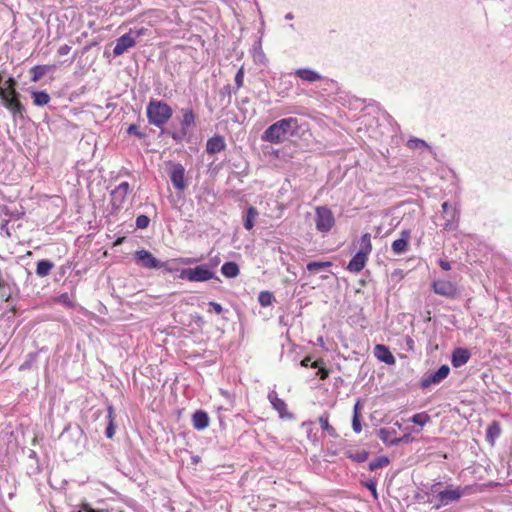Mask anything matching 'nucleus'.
<instances>
[{"mask_svg":"<svg viewBox=\"0 0 512 512\" xmlns=\"http://www.w3.org/2000/svg\"><path fill=\"white\" fill-rule=\"evenodd\" d=\"M293 18H294V16H293V14H292L291 12H289V13H287V14L285 15V19H286V20H292Z\"/></svg>","mask_w":512,"mask_h":512,"instance_id":"58","label":"nucleus"},{"mask_svg":"<svg viewBox=\"0 0 512 512\" xmlns=\"http://www.w3.org/2000/svg\"><path fill=\"white\" fill-rule=\"evenodd\" d=\"M389 464V459L386 456H380L370 461L369 470L375 471L380 468H384Z\"/></svg>","mask_w":512,"mask_h":512,"instance_id":"36","label":"nucleus"},{"mask_svg":"<svg viewBox=\"0 0 512 512\" xmlns=\"http://www.w3.org/2000/svg\"><path fill=\"white\" fill-rule=\"evenodd\" d=\"M358 406L359 403H356L354 406V413H353V419H352V428L355 433H360L362 431V425L360 421V415L358 412Z\"/></svg>","mask_w":512,"mask_h":512,"instance_id":"39","label":"nucleus"},{"mask_svg":"<svg viewBox=\"0 0 512 512\" xmlns=\"http://www.w3.org/2000/svg\"><path fill=\"white\" fill-rule=\"evenodd\" d=\"M148 122L158 128L164 126L172 117V108L162 100L151 99L146 108Z\"/></svg>","mask_w":512,"mask_h":512,"instance_id":"3","label":"nucleus"},{"mask_svg":"<svg viewBox=\"0 0 512 512\" xmlns=\"http://www.w3.org/2000/svg\"><path fill=\"white\" fill-rule=\"evenodd\" d=\"M471 357V353L466 348H455L452 352L451 363L453 367L459 368L465 365Z\"/></svg>","mask_w":512,"mask_h":512,"instance_id":"16","label":"nucleus"},{"mask_svg":"<svg viewBox=\"0 0 512 512\" xmlns=\"http://www.w3.org/2000/svg\"><path fill=\"white\" fill-rule=\"evenodd\" d=\"M37 357H38V353H36V352L29 353L26 356L25 361L21 364L20 370L30 369L32 367V365L36 362Z\"/></svg>","mask_w":512,"mask_h":512,"instance_id":"40","label":"nucleus"},{"mask_svg":"<svg viewBox=\"0 0 512 512\" xmlns=\"http://www.w3.org/2000/svg\"><path fill=\"white\" fill-rule=\"evenodd\" d=\"M168 175L175 189L183 191L186 188L185 168L181 163H171L168 169Z\"/></svg>","mask_w":512,"mask_h":512,"instance_id":"10","label":"nucleus"},{"mask_svg":"<svg viewBox=\"0 0 512 512\" xmlns=\"http://www.w3.org/2000/svg\"><path fill=\"white\" fill-rule=\"evenodd\" d=\"M311 361V359L309 357H306L304 358L302 361H301V366L303 367H307L309 365V362Z\"/></svg>","mask_w":512,"mask_h":512,"instance_id":"57","label":"nucleus"},{"mask_svg":"<svg viewBox=\"0 0 512 512\" xmlns=\"http://www.w3.org/2000/svg\"><path fill=\"white\" fill-rule=\"evenodd\" d=\"M407 344L408 346L412 347V345L414 344L413 340L411 338H408L407 340Z\"/></svg>","mask_w":512,"mask_h":512,"instance_id":"59","label":"nucleus"},{"mask_svg":"<svg viewBox=\"0 0 512 512\" xmlns=\"http://www.w3.org/2000/svg\"><path fill=\"white\" fill-rule=\"evenodd\" d=\"M203 259H204L203 256H201L200 258L182 257L179 259V262L183 265H192V264L202 261Z\"/></svg>","mask_w":512,"mask_h":512,"instance_id":"47","label":"nucleus"},{"mask_svg":"<svg viewBox=\"0 0 512 512\" xmlns=\"http://www.w3.org/2000/svg\"><path fill=\"white\" fill-rule=\"evenodd\" d=\"M344 455L356 463H363L368 459L369 452L364 449H362V450L348 449L344 452Z\"/></svg>","mask_w":512,"mask_h":512,"instance_id":"25","label":"nucleus"},{"mask_svg":"<svg viewBox=\"0 0 512 512\" xmlns=\"http://www.w3.org/2000/svg\"><path fill=\"white\" fill-rule=\"evenodd\" d=\"M230 93H231V90H230V86L229 85L224 86L223 89L221 90V94L222 95L230 94Z\"/></svg>","mask_w":512,"mask_h":512,"instance_id":"56","label":"nucleus"},{"mask_svg":"<svg viewBox=\"0 0 512 512\" xmlns=\"http://www.w3.org/2000/svg\"><path fill=\"white\" fill-rule=\"evenodd\" d=\"M391 432L385 428L380 429L379 438L388 445H397L401 440L397 438H390Z\"/></svg>","mask_w":512,"mask_h":512,"instance_id":"37","label":"nucleus"},{"mask_svg":"<svg viewBox=\"0 0 512 512\" xmlns=\"http://www.w3.org/2000/svg\"><path fill=\"white\" fill-rule=\"evenodd\" d=\"M442 217L445 222L442 224V228L445 231H456L459 226L460 212L452 206L448 201H445L441 205Z\"/></svg>","mask_w":512,"mask_h":512,"instance_id":"7","label":"nucleus"},{"mask_svg":"<svg viewBox=\"0 0 512 512\" xmlns=\"http://www.w3.org/2000/svg\"><path fill=\"white\" fill-rule=\"evenodd\" d=\"M365 487H366L367 489H369V490H370V492L372 493V495H373V497H374L375 499H377V498H378V493H377V489H376V483H375V481H373V480H369V481H367V482L365 483Z\"/></svg>","mask_w":512,"mask_h":512,"instance_id":"49","label":"nucleus"},{"mask_svg":"<svg viewBox=\"0 0 512 512\" xmlns=\"http://www.w3.org/2000/svg\"><path fill=\"white\" fill-rule=\"evenodd\" d=\"M220 263V258L218 256L211 257L209 262L206 263L207 266H209L210 270H214Z\"/></svg>","mask_w":512,"mask_h":512,"instance_id":"51","label":"nucleus"},{"mask_svg":"<svg viewBox=\"0 0 512 512\" xmlns=\"http://www.w3.org/2000/svg\"><path fill=\"white\" fill-rule=\"evenodd\" d=\"M319 424L321 426V429L325 432H327V434L332 437V438H337L338 437V433L336 432L335 428L329 424V415L328 413H324L322 414L319 419Z\"/></svg>","mask_w":512,"mask_h":512,"instance_id":"30","label":"nucleus"},{"mask_svg":"<svg viewBox=\"0 0 512 512\" xmlns=\"http://www.w3.org/2000/svg\"><path fill=\"white\" fill-rule=\"evenodd\" d=\"M221 273L227 278H235L240 273L239 266L233 261L225 262L221 267Z\"/></svg>","mask_w":512,"mask_h":512,"instance_id":"29","label":"nucleus"},{"mask_svg":"<svg viewBox=\"0 0 512 512\" xmlns=\"http://www.w3.org/2000/svg\"><path fill=\"white\" fill-rule=\"evenodd\" d=\"M368 256L364 253L357 252L347 265V269L353 273H359L365 267Z\"/></svg>","mask_w":512,"mask_h":512,"instance_id":"21","label":"nucleus"},{"mask_svg":"<svg viewBox=\"0 0 512 512\" xmlns=\"http://www.w3.org/2000/svg\"><path fill=\"white\" fill-rule=\"evenodd\" d=\"M432 289L435 294L453 299L458 295L457 285L449 280L438 279L432 283Z\"/></svg>","mask_w":512,"mask_h":512,"instance_id":"9","label":"nucleus"},{"mask_svg":"<svg viewBox=\"0 0 512 512\" xmlns=\"http://www.w3.org/2000/svg\"><path fill=\"white\" fill-rule=\"evenodd\" d=\"M501 428L497 421H493L486 429V440L494 445L495 440L500 437Z\"/></svg>","mask_w":512,"mask_h":512,"instance_id":"28","label":"nucleus"},{"mask_svg":"<svg viewBox=\"0 0 512 512\" xmlns=\"http://www.w3.org/2000/svg\"><path fill=\"white\" fill-rule=\"evenodd\" d=\"M181 113V131L185 135L187 131L195 125L196 115L191 107L182 108Z\"/></svg>","mask_w":512,"mask_h":512,"instance_id":"17","label":"nucleus"},{"mask_svg":"<svg viewBox=\"0 0 512 512\" xmlns=\"http://www.w3.org/2000/svg\"><path fill=\"white\" fill-rule=\"evenodd\" d=\"M404 278V272L402 269H395L392 273H391V279L393 281H396V282H399L401 281L402 279Z\"/></svg>","mask_w":512,"mask_h":512,"instance_id":"50","label":"nucleus"},{"mask_svg":"<svg viewBox=\"0 0 512 512\" xmlns=\"http://www.w3.org/2000/svg\"><path fill=\"white\" fill-rule=\"evenodd\" d=\"M172 137H173V139H175V140H177V139H178V136H177V134H175V133L172 135Z\"/></svg>","mask_w":512,"mask_h":512,"instance_id":"61","label":"nucleus"},{"mask_svg":"<svg viewBox=\"0 0 512 512\" xmlns=\"http://www.w3.org/2000/svg\"><path fill=\"white\" fill-rule=\"evenodd\" d=\"M315 225L317 231L328 233L335 225V218L330 208L318 206L315 209Z\"/></svg>","mask_w":512,"mask_h":512,"instance_id":"6","label":"nucleus"},{"mask_svg":"<svg viewBox=\"0 0 512 512\" xmlns=\"http://www.w3.org/2000/svg\"><path fill=\"white\" fill-rule=\"evenodd\" d=\"M321 364H322V361H315V362H313V363L311 364V366H312L313 368H318V369H319L318 374H319V376H320V379L324 380V379H326V378L328 377L329 372H328V370H327V369H325V368L321 367Z\"/></svg>","mask_w":512,"mask_h":512,"instance_id":"44","label":"nucleus"},{"mask_svg":"<svg viewBox=\"0 0 512 512\" xmlns=\"http://www.w3.org/2000/svg\"><path fill=\"white\" fill-rule=\"evenodd\" d=\"M54 65H35L33 66L29 73L31 75V81L38 82L45 74H47L51 69H53Z\"/></svg>","mask_w":512,"mask_h":512,"instance_id":"24","label":"nucleus"},{"mask_svg":"<svg viewBox=\"0 0 512 512\" xmlns=\"http://www.w3.org/2000/svg\"><path fill=\"white\" fill-rule=\"evenodd\" d=\"M134 258L138 265L147 269H159L163 266L161 261L155 258L151 252L145 249L137 250L134 254Z\"/></svg>","mask_w":512,"mask_h":512,"instance_id":"12","label":"nucleus"},{"mask_svg":"<svg viewBox=\"0 0 512 512\" xmlns=\"http://www.w3.org/2000/svg\"><path fill=\"white\" fill-rule=\"evenodd\" d=\"M128 134L135 135L139 139L143 138L145 136L144 133L138 130V127L135 124H131L127 129Z\"/></svg>","mask_w":512,"mask_h":512,"instance_id":"48","label":"nucleus"},{"mask_svg":"<svg viewBox=\"0 0 512 512\" xmlns=\"http://www.w3.org/2000/svg\"><path fill=\"white\" fill-rule=\"evenodd\" d=\"M150 223V218L146 215H139L137 218H136V227L138 229H145L148 227Z\"/></svg>","mask_w":512,"mask_h":512,"instance_id":"43","label":"nucleus"},{"mask_svg":"<svg viewBox=\"0 0 512 512\" xmlns=\"http://www.w3.org/2000/svg\"><path fill=\"white\" fill-rule=\"evenodd\" d=\"M30 94H31L33 104L38 107L47 105L51 100L50 95L44 90L43 91H31Z\"/></svg>","mask_w":512,"mask_h":512,"instance_id":"27","label":"nucleus"},{"mask_svg":"<svg viewBox=\"0 0 512 512\" xmlns=\"http://www.w3.org/2000/svg\"><path fill=\"white\" fill-rule=\"evenodd\" d=\"M410 239V231L403 230L401 232V237L392 242L391 249L395 255H400L407 251L408 242Z\"/></svg>","mask_w":512,"mask_h":512,"instance_id":"18","label":"nucleus"},{"mask_svg":"<svg viewBox=\"0 0 512 512\" xmlns=\"http://www.w3.org/2000/svg\"><path fill=\"white\" fill-rule=\"evenodd\" d=\"M21 94L17 90L12 89L5 92L0 89V100L2 105L11 113L13 121H23L26 115V108L20 101Z\"/></svg>","mask_w":512,"mask_h":512,"instance_id":"4","label":"nucleus"},{"mask_svg":"<svg viewBox=\"0 0 512 512\" xmlns=\"http://www.w3.org/2000/svg\"><path fill=\"white\" fill-rule=\"evenodd\" d=\"M106 419H107V427H106V430H105V435L108 439H111L114 434H115V429H116V425H115V410H114V407L112 405H108L107 406V416H106Z\"/></svg>","mask_w":512,"mask_h":512,"instance_id":"23","label":"nucleus"},{"mask_svg":"<svg viewBox=\"0 0 512 512\" xmlns=\"http://www.w3.org/2000/svg\"><path fill=\"white\" fill-rule=\"evenodd\" d=\"M180 278L190 282H206L211 279H218L214 271L210 270L206 264L183 269L180 273Z\"/></svg>","mask_w":512,"mask_h":512,"instance_id":"5","label":"nucleus"},{"mask_svg":"<svg viewBox=\"0 0 512 512\" xmlns=\"http://www.w3.org/2000/svg\"><path fill=\"white\" fill-rule=\"evenodd\" d=\"M16 85H17L16 80H15L13 77H9V78L5 81V83H4V85H3L4 87H3V88H1V89H2L3 91H5V92H10V91L12 92V89H13V90H17V89H16Z\"/></svg>","mask_w":512,"mask_h":512,"instance_id":"45","label":"nucleus"},{"mask_svg":"<svg viewBox=\"0 0 512 512\" xmlns=\"http://www.w3.org/2000/svg\"><path fill=\"white\" fill-rule=\"evenodd\" d=\"M54 268V263L47 259L39 260L36 263V274L38 277H46L50 274L52 269Z\"/></svg>","mask_w":512,"mask_h":512,"instance_id":"26","label":"nucleus"},{"mask_svg":"<svg viewBox=\"0 0 512 512\" xmlns=\"http://www.w3.org/2000/svg\"><path fill=\"white\" fill-rule=\"evenodd\" d=\"M439 266L445 270V271H449L451 269V265L448 261L444 260V259H439Z\"/></svg>","mask_w":512,"mask_h":512,"instance_id":"54","label":"nucleus"},{"mask_svg":"<svg viewBox=\"0 0 512 512\" xmlns=\"http://www.w3.org/2000/svg\"><path fill=\"white\" fill-rule=\"evenodd\" d=\"M235 89L233 90L234 93H236L242 86H243V82H244V68L241 67L236 75H235Z\"/></svg>","mask_w":512,"mask_h":512,"instance_id":"42","label":"nucleus"},{"mask_svg":"<svg viewBox=\"0 0 512 512\" xmlns=\"http://www.w3.org/2000/svg\"><path fill=\"white\" fill-rule=\"evenodd\" d=\"M407 147L410 149H428L431 151V147L427 142L420 138H411L407 141Z\"/></svg>","mask_w":512,"mask_h":512,"instance_id":"34","label":"nucleus"},{"mask_svg":"<svg viewBox=\"0 0 512 512\" xmlns=\"http://www.w3.org/2000/svg\"><path fill=\"white\" fill-rule=\"evenodd\" d=\"M311 425H312L311 422L310 423H306V422L303 423L304 427H308V429H307V437H308V439L313 444H316L318 442V437H317V434L313 432V430L311 428Z\"/></svg>","mask_w":512,"mask_h":512,"instance_id":"46","label":"nucleus"},{"mask_svg":"<svg viewBox=\"0 0 512 512\" xmlns=\"http://www.w3.org/2000/svg\"><path fill=\"white\" fill-rule=\"evenodd\" d=\"M372 251L371 234L364 233L360 239V250L358 252L364 253L368 256Z\"/></svg>","mask_w":512,"mask_h":512,"instance_id":"32","label":"nucleus"},{"mask_svg":"<svg viewBox=\"0 0 512 512\" xmlns=\"http://www.w3.org/2000/svg\"><path fill=\"white\" fill-rule=\"evenodd\" d=\"M331 265H332V263L329 261H325V262L311 261L307 264L306 268L309 272L317 273L323 269L330 267Z\"/></svg>","mask_w":512,"mask_h":512,"instance_id":"33","label":"nucleus"},{"mask_svg":"<svg viewBox=\"0 0 512 512\" xmlns=\"http://www.w3.org/2000/svg\"><path fill=\"white\" fill-rule=\"evenodd\" d=\"M34 456H35V452L31 451L30 457H34Z\"/></svg>","mask_w":512,"mask_h":512,"instance_id":"62","label":"nucleus"},{"mask_svg":"<svg viewBox=\"0 0 512 512\" xmlns=\"http://www.w3.org/2000/svg\"><path fill=\"white\" fill-rule=\"evenodd\" d=\"M71 51V46L65 44V45H62L59 49H58V54L60 56H64V55H67L69 52Z\"/></svg>","mask_w":512,"mask_h":512,"instance_id":"53","label":"nucleus"},{"mask_svg":"<svg viewBox=\"0 0 512 512\" xmlns=\"http://www.w3.org/2000/svg\"><path fill=\"white\" fill-rule=\"evenodd\" d=\"M1 289H2V290H1V292H0V298H1L3 301H5V302L9 301V300H10V298H11V293H10V292H6V291H5V288H1Z\"/></svg>","mask_w":512,"mask_h":512,"instance_id":"55","label":"nucleus"},{"mask_svg":"<svg viewBox=\"0 0 512 512\" xmlns=\"http://www.w3.org/2000/svg\"><path fill=\"white\" fill-rule=\"evenodd\" d=\"M130 192V185L128 182H121L116 186L110 193L111 205L114 210H118L123 207L126 197Z\"/></svg>","mask_w":512,"mask_h":512,"instance_id":"11","label":"nucleus"},{"mask_svg":"<svg viewBox=\"0 0 512 512\" xmlns=\"http://www.w3.org/2000/svg\"><path fill=\"white\" fill-rule=\"evenodd\" d=\"M295 76L300 78L304 82L313 83L324 79V77L317 71L310 68H299L294 72Z\"/></svg>","mask_w":512,"mask_h":512,"instance_id":"20","label":"nucleus"},{"mask_svg":"<svg viewBox=\"0 0 512 512\" xmlns=\"http://www.w3.org/2000/svg\"><path fill=\"white\" fill-rule=\"evenodd\" d=\"M192 425L196 430H204L209 426V416L203 410H197L192 415Z\"/></svg>","mask_w":512,"mask_h":512,"instance_id":"22","label":"nucleus"},{"mask_svg":"<svg viewBox=\"0 0 512 512\" xmlns=\"http://www.w3.org/2000/svg\"><path fill=\"white\" fill-rule=\"evenodd\" d=\"M226 148L224 137L221 135H215L207 140L206 152L210 155L220 153Z\"/></svg>","mask_w":512,"mask_h":512,"instance_id":"15","label":"nucleus"},{"mask_svg":"<svg viewBox=\"0 0 512 512\" xmlns=\"http://www.w3.org/2000/svg\"><path fill=\"white\" fill-rule=\"evenodd\" d=\"M133 30H130L128 33L122 35L116 40L113 54L114 56H120L124 54L128 49L134 47L136 45V37L142 34V30L135 32V36H132Z\"/></svg>","mask_w":512,"mask_h":512,"instance_id":"8","label":"nucleus"},{"mask_svg":"<svg viewBox=\"0 0 512 512\" xmlns=\"http://www.w3.org/2000/svg\"><path fill=\"white\" fill-rule=\"evenodd\" d=\"M271 406L279 413L280 418H291L292 415L287 411V405L284 400L278 397L275 390H271L267 396Z\"/></svg>","mask_w":512,"mask_h":512,"instance_id":"14","label":"nucleus"},{"mask_svg":"<svg viewBox=\"0 0 512 512\" xmlns=\"http://www.w3.org/2000/svg\"><path fill=\"white\" fill-rule=\"evenodd\" d=\"M374 355L375 357L388 365L395 364L396 360L389 348L383 344H377L374 347Z\"/></svg>","mask_w":512,"mask_h":512,"instance_id":"19","label":"nucleus"},{"mask_svg":"<svg viewBox=\"0 0 512 512\" xmlns=\"http://www.w3.org/2000/svg\"><path fill=\"white\" fill-rule=\"evenodd\" d=\"M258 214L259 213L255 207L250 206L247 208L243 221V225L246 230H251L254 227V222Z\"/></svg>","mask_w":512,"mask_h":512,"instance_id":"31","label":"nucleus"},{"mask_svg":"<svg viewBox=\"0 0 512 512\" xmlns=\"http://www.w3.org/2000/svg\"><path fill=\"white\" fill-rule=\"evenodd\" d=\"M440 486L441 483L438 482L433 484L430 489L431 493L435 494L437 499V504L434 506V508L437 510L441 507H445L458 502L464 495H468L470 493L469 486L454 487L453 485H448L443 490L439 489Z\"/></svg>","mask_w":512,"mask_h":512,"instance_id":"2","label":"nucleus"},{"mask_svg":"<svg viewBox=\"0 0 512 512\" xmlns=\"http://www.w3.org/2000/svg\"><path fill=\"white\" fill-rule=\"evenodd\" d=\"M274 300V295L270 291H261L258 295V302L262 307L270 306Z\"/></svg>","mask_w":512,"mask_h":512,"instance_id":"35","label":"nucleus"},{"mask_svg":"<svg viewBox=\"0 0 512 512\" xmlns=\"http://www.w3.org/2000/svg\"><path fill=\"white\" fill-rule=\"evenodd\" d=\"M208 305H209V307H211V308L214 310V312H215V313H217V314H221V313L224 311V309H223V307L221 306V304H219V303H217V302H215V301H210V302L208 303Z\"/></svg>","mask_w":512,"mask_h":512,"instance_id":"52","label":"nucleus"},{"mask_svg":"<svg viewBox=\"0 0 512 512\" xmlns=\"http://www.w3.org/2000/svg\"><path fill=\"white\" fill-rule=\"evenodd\" d=\"M221 394L224 395V396H227L228 393L226 391H224V390H221Z\"/></svg>","mask_w":512,"mask_h":512,"instance_id":"60","label":"nucleus"},{"mask_svg":"<svg viewBox=\"0 0 512 512\" xmlns=\"http://www.w3.org/2000/svg\"><path fill=\"white\" fill-rule=\"evenodd\" d=\"M450 373V368L448 365H442L438 368L437 371L424 376L421 379V387L423 389L430 387L431 385L439 384L445 378L448 377Z\"/></svg>","mask_w":512,"mask_h":512,"instance_id":"13","label":"nucleus"},{"mask_svg":"<svg viewBox=\"0 0 512 512\" xmlns=\"http://www.w3.org/2000/svg\"><path fill=\"white\" fill-rule=\"evenodd\" d=\"M410 421L416 425L423 427L426 423L430 421V416L426 412L416 413L411 417Z\"/></svg>","mask_w":512,"mask_h":512,"instance_id":"38","label":"nucleus"},{"mask_svg":"<svg viewBox=\"0 0 512 512\" xmlns=\"http://www.w3.org/2000/svg\"><path fill=\"white\" fill-rule=\"evenodd\" d=\"M298 119L294 117L283 118L271 124L261 135L263 142L282 144L297 132Z\"/></svg>","mask_w":512,"mask_h":512,"instance_id":"1","label":"nucleus"},{"mask_svg":"<svg viewBox=\"0 0 512 512\" xmlns=\"http://www.w3.org/2000/svg\"><path fill=\"white\" fill-rule=\"evenodd\" d=\"M57 302L68 307L73 308L75 306L74 301L71 299L68 293H62L57 297Z\"/></svg>","mask_w":512,"mask_h":512,"instance_id":"41","label":"nucleus"}]
</instances>
